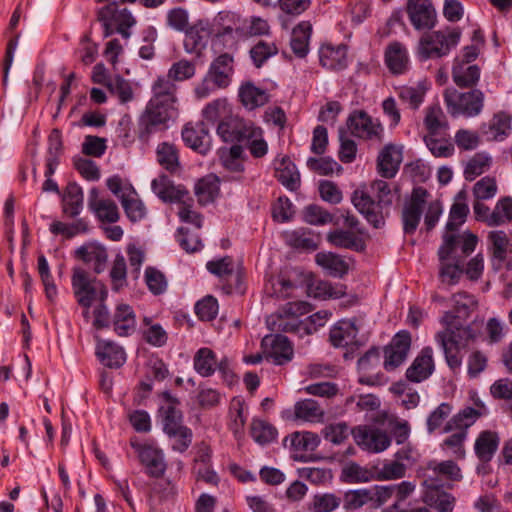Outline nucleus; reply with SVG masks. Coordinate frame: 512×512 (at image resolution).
I'll list each match as a JSON object with an SVG mask.
<instances>
[{
	"label": "nucleus",
	"mask_w": 512,
	"mask_h": 512,
	"mask_svg": "<svg viewBox=\"0 0 512 512\" xmlns=\"http://www.w3.org/2000/svg\"><path fill=\"white\" fill-rule=\"evenodd\" d=\"M371 188L376 200L364 190L358 189L352 194V203L374 228H381L385 224L394 195L389 184L383 180L374 181Z\"/></svg>",
	"instance_id": "1"
},
{
	"label": "nucleus",
	"mask_w": 512,
	"mask_h": 512,
	"mask_svg": "<svg viewBox=\"0 0 512 512\" xmlns=\"http://www.w3.org/2000/svg\"><path fill=\"white\" fill-rule=\"evenodd\" d=\"M462 36L458 27L446 26L439 30L426 31L416 47V54L422 61L447 56L460 42Z\"/></svg>",
	"instance_id": "2"
},
{
	"label": "nucleus",
	"mask_w": 512,
	"mask_h": 512,
	"mask_svg": "<svg viewBox=\"0 0 512 512\" xmlns=\"http://www.w3.org/2000/svg\"><path fill=\"white\" fill-rule=\"evenodd\" d=\"M350 134L370 145L379 146L384 142L385 129L378 118H374L364 110H354L346 120Z\"/></svg>",
	"instance_id": "3"
},
{
	"label": "nucleus",
	"mask_w": 512,
	"mask_h": 512,
	"mask_svg": "<svg viewBox=\"0 0 512 512\" xmlns=\"http://www.w3.org/2000/svg\"><path fill=\"white\" fill-rule=\"evenodd\" d=\"M71 284L76 301L83 308L90 309L98 295L102 302L107 298L106 286L82 268L73 269Z\"/></svg>",
	"instance_id": "4"
},
{
	"label": "nucleus",
	"mask_w": 512,
	"mask_h": 512,
	"mask_svg": "<svg viewBox=\"0 0 512 512\" xmlns=\"http://www.w3.org/2000/svg\"><path fill=\"white\" fill-rule=\"evenodd\" d=\"M443 97L447 110L452 116H477L484 105V94L478 89L462 93L451 87L444 91Z\"/></svg>",
	"instance_id": "5"
},
{
	"label": "nucleus",
	"mask_w": 512,
	"mask_h": 512,
	"mask_svg": "<svg viewBox=\"0 0 512 512\" xmlns=\"http://www.w3.org/2000/svg\"><path fill=\"white\" fill-rule=\"evenodd\" d=\"M176 117L175 105L149 100L140 118L142 137L148 138L153 133L166 130L169 127V122Z\"/></svg>",
	"instance_id": "6"
},
{
	"label": "nucleus",
	"mask_w": 512,
	"mask_h": 512,
	"mask_svg": "<svg viewBox=\"0 0 512 512\" xmlns=\"http://www.w3.org/2000/svg\"><path fill=\"white\" fill-rule=\"evenodd\" d=\"M440 322L443 329L435 334L436 343L444 340L448 344L467 349L477 338L475 330L469 325H463L461 321H455L452 313H444Z\"/></svg>",
	"instance_id": "7"
},
{
	"label": "nucleus",
	"mask_w": 512,
	"mask_h": 512,
	"mask_svg": "<svg viewBox=\"0 0 512 512\" xmlns=\"http://www.w3.org/2000/svg\"><path fill=\"white\" fill-rule=\"evenodd\" d=\"M478 238L470 232L463 234L446 231L443 236V244L439 248L440 261L458 259L463 260L476 248Z\"/></svg>",
	"instance_id": "8"
},
{
	"label": "nucleus",
	"mask_w": 512,
	"mask_h": 512,
	"mask_svg": "<svg viewBox=\"0 0 512 512\" xmlns=\"http://www.w3.org/2000/svg\"><path fill=\"white\" fill-rule=\"evenodd\" d=\"M405 11L417 31L433 30L437 24V11L432 0H407Z\"/></svg>",
	"instance_id": "9"
},
{
	"label": "nucleus",
	"mask_w": 512,
	"mask_h": 512,
	"mask_svg": "<svg viewBox=\"0 0 512 512\" xmlns=\"http://www.w3.org/2000/svg\"><path fill=\"white\" fill-rule=\"evenodd\" d=\"M130 445L137 453L142 465L145 466L147 474L156 478L164 474L166 464L160 449L149 443H141L137 439H131Z\"/></svg>",
	"instance_id": "10"
},
{
	"label": "nucleus",
	"mask_w": 512,
	"mask_h": 512,
	"mask_svg": "<svg viewBox=\"0 0 512 512\" xmlns=\"http://www.w3.org/2000/svg\"><path fill=\"white\" fill-rule=\"evenodd\" d=\"M428 192L422 187L414 188L410 200L402 211L403 229L407 234H412L418 227Z\"/></svg>",
	"instance_id": "11"
},
{
	"label": "nucleus",
	"mask_w": 512,
	"mask_h": 512,
	"mask_svg": "<svg viewBox=\"0 0 512 512\" xmlns=\"http://www.w3.org/2000/svg\"><path fill=\"white\" fill-rule=\"evenodd\" d=\"M410 347V333L405 330L398 332L384 349V368L393 370L400 366L407 359Z\"/></svg>",
	"instance_id": "12"
},
{
	"label": "nucleus",
	"mask_w": 512,
	"mask_h": 512,
	"mask_svg": "<svg viewBox=\"0 0 512 512\" xmlns=\"http://www.w3.org/2000/svg\"><path fill=\"white\" fill-rule=\"evenodd\" d=\"M461 478V469L454 461H430L425 470L424 485L434 489L441 486L438 480L459 481Z\"/></svg>",
	"instance_id": "13"
},
{
	"label": "nucleus",
	"mask_w": 512,
	"mask_h": 512,
	"mask_svg": "<svg viewBox=\"0 0 512 512\" xmlns=\"http://www.w3.org/2000/svg\"><path fill=\"white\" fill-rule=\"evenodd\" d=\"M356 443L364 450L379 453L386 450L391 443L388 434L378 428L360 426L353 430Z\"/></svg>",
	"instance_id": "14"
},
{
	"label": "nucleus",
	"mask_w": 512,
	"mask_h": 512,
	"mask_svg": "<svg viewBox=\"0 0 512 512\" xmlns=\"http://www.w3.org/2000/svg\"><path fill=\"white\" fill-rule=\"evenodd\" d=\"M88 208L103 223H115L120 218V212L115 201L101 196L97 188H92L89 191Z\"/></svg>",
	"instance_id": "15"
},
{
	"label": "nucleus",
	"mask_w": 512,
	"mask_h": 512,
	"mask_svg": "<svg viewBox=\"0 0 512 512\" xmlns=\"http://www.w3.org/2000/svg\"><path fill=\"white\" fill-rule=\"evenodd\" d=\"M261 348L264 356L278 365L290 361L293 356V348L287 337L283 335L265 336L262 339Z\"/></svg>",
	"instance_id": "16"
},
{
	"label": "nucleus",
	"mask_w": 512,
	"mask_h": 512,
	"mask_svg": "<svg viewBox=\"0 0 512 512\" xmlns=\"http://www.w3.org/2000/svg\"><path fill=\"white\" fill-rule=\"evenodd\" d=\"M434 370L433 349L427 346L420 351L406 370V377L411 382L420 383L429 378Z\"/></svg>",
	"instance_id": "17"
},
{
	"label": "nucleus",
	"mask_w": 512,
	"mask_h": 512,
	"mask_svg": "<svg viewBox=\"0 0 512 512\" xmlns=\"http://www.w3.org/2000/svg\"><path fill=\"white\" fill-rule=\"evenodd\" d=\"M75 255L83 262L90 264L96 274H101L105 271L108 262L107 249L96 242H88L80 246Z\"/></svg>",
	"instance_id": "18"
},
{
	"label": "nucleus",
	"mask_w": 512,
	"mask_h": 512,
	"mask_svg": "<svg viewBox=\"0 0 512 512\" xmlns=\"http://www.w3.org/2000/svg\"><path fill=\"white\" fill-rule=\"evenodd\" d=\"M402 162V148L394 144L385 145L377 157L379 174L384 178H393Z\"/></svg>",
	"instance_id": "19"
},
{
	"label": "nucleus",
	"mask_w": 512,
	"mask_h": 512,
	"mask_svg": "<svg viewBox=\"0 0 512 512\" xmlns=\"http://www.w3.org/2000/svg\"><path fill=\"white\" fill-rule=\"evenodd\" d=\"M385 64L389 71L394 75H401L409 69V54L406 46L399 42L393 41L388 44L384 53Z\"/></svg>",
	"instance_id": "20"
},
{
	"label": "nucleus",
	"mask_w": 512,
	"mask_h": 512,
	"mask_svg": "<svg viewBox=\"0 0 512 512\" xmlns=\"http://www.w3.org/2000/svg\"><path fill=\"white\" fill-rule=\"evenodd\" d=\"M380 364V352L377 348L369 349L359 360V382L365 385H377L381 383V375L375 372Z\"/></svg>",
	"instance_id": "21"
},
{
	"label": "nucleus",
	"mask_w": 512,
	"mask_h": 512,
	"mask_svg": "<svg viewBox=\"0 0 512 512\" xmlns=\"http://www.w3.org/2000/svg\"><path fill=\"white\" fill-rule=\"evenodd\" d=\"M233 72V56L228 53H223L212 61L207 74L212 77L219 88H226L231 83Z\"/></svg>",
	"instance_id": "22"
},
{
	"label": "nucleus",
	"mask_w": 512,
	"mask_h": 512,
	"mask_svg": "<svg viewBox=\"0 0 512 512\" xmlns=\"http://www.w3.org/2000/svg\"><path fill=\"white\" fill-rule=\"evenodd\" d=\"M319 60L322 67L326 69L341 71L348 66L347 47L324 44L319 49Z\"/></svg>",
	"instance_id": "23"
},
{
	"label": "nucleus",
	"mask_w": 512,
	"mask_h": 512,
	"mask_svg": "<svg viewBox=\"0 0 512 512\" xmlns=\"http://www.w3.org/2000/svg\"><path fill=\"white\" fill-rule=\"evenodd\" d=\"M182 139L187 146L202 154L209 149V134L203 122L186 124L182 130Z\"/></svg>",
	"instance_id": "24"
},
{
	"label": "nucleus",
	"mask_w": 512,
	"mask_h": 512,
	"mask_svg": "<svg viewBox=\"0 0 512 512\" xmlns=\"http://www.w3.org/2000/svg\"><path fill=\"white\" fill-rule=\"evenodd\" d=\"M295 287L290 273L280 271L267 279L264 285V293L269 297L285 299L292 296Z\"/></svg>",
	"instance_id": "25"
},
{
	"label": "nucleus",
	"mask_w": 512,
	"mask_h": 512,
	"mask_svg": "<svg viewBox=\"0 0 512 512\" xmlns=\"http://www.w3.org/2000/svg\"><path fill=\"white\" fill-rule=\"evenodd\" d=\"M96 355L103 365L110 368H119L126 361L123 348L112 341L98 340Z\"/></svg>",
	"instance_id": "26"
},
{
	"label": "nucleus",
	"mask_w": 512,
	"mask_h": 512,
	"mask_svg": "<svg viewBox=\"0 0 512 512\" xmlns=\"http://www.w3.org/2000/svg\"><path fill=\"white\" fill-rule=\"evenodd\" d=\"M162 416L163 430L169 434L182 433L186 441L189 438V428L182 425V414L176 408L174 402H169L166 406H162L159 410Z\"/></svg>",
	"instance_id": "27"
},
{
	"label": "nucleus",
	"mask_w": 512,
	"mask_h": 512,
	"mask_svg": "<svg viewBox=\"0 0 512 512\" xmlns=\"http://www.w3.org/2000/svg\"><path fill=\"white\" fill-rule=\"evenodd\" d=\"M358 328L352 320H341L330 330L329 339L334 347H346L356 343Z\"/></svg>",
	"instance_id": "28"
},
{
	"label": "nucleus",
	"mask_w": 512,
	"mask_h": 512,
	"mask_svg": "<svg viewBox=\"0 0 512 512\" xmlns=\"http://www.w3.org/2000/svg\"><path fill=\"white\" fill-rule=\"evenodd\" d=\"M114 330L119 336H129L136 329V316L131 306L120 303L113 315Z\"/></svg>",
	"instance_id": "29"
},
{
	"label": "nucleus",
	"mask_w": 512,
	"mask_h": 512,
	"mask_svg": "<svg viewBox=\"0 0 512 512\" xmlns=\"http://www.w3.org/2000/svg\"><path fill=\"white\" fill-rule=\"evenodd\" d=\"M239 98L242 105L248 110L262 107L270 100L267 90L257 87L252 82H245L240 86Z\"/></svg>",
	"instance_id": "30"
},
{
	"label": "nucleus",
	"mask_w": 512,
	"mask_h": 512,
	"mask_svg": "<svg viewBox=\"0 0 512 512\" xmlns=\"http://www.w3.org/2000/svg\"><path fill=\"white\" fill-rule=\"evenodd\" d=\"M499 443L500 437L497 432L491 430L480 432L474 444L476 456L482 462L490 461L496 453Z\"/></svg>",
	"instance_id": "31"
},
{
	"label": "nucleus",
	"mask_w": 512,
	"mask_h": 512,
	"mask_svg": "<svg viewBox=\"0 0 512 512\" xmlns=\"http://www.w3.org/2000/svg\"><path fill=\"white\" fill-rule=\"evenodd\" d=\"M428 89L426 81H419L415 85L400 86L397 88V95L410 109L417 110L423 104Z\"/></svg>",
	"instance_id": "32"
},
{
	"label": "nucleus",
	"mask_w": 512,
	"mask_h": 512,
	"mask_svg": "<svg viewBox=\"0 0 512 512\" xmlns=\"http://www.w3.org/2000/svg\"><path fill=\"white\" fill-rule=\"evenodd\" d=\"M311 34L312 24L309 21H301L293 28L290 45L297 57L303 58L307 55Z\"/></svg>",
	"instance_id": "33"
},
{
	"label": "nucleus",
	"mask_w": 512,
	"mask_h": 512,
	"mask_svg": "<svg viewBox=\"0 0 512 512\" xmlns=\"http://www.w3.org/2000/svg\"><path fill=\"white\" fill-rule=\"evenodd\" d=\"M315 262L329 275L337 278H342L349 270L348 263L341 256L332 252L317 253Z\"/></svg>",
	"instance_id": "34"
},
{
	"label": "nucleus",
	"mask_w": 512,
	"mask_h": 512,
	"mask_svg": "<svg viewBox=\"0 0 512 512\" xmlns=\"http://www.w3.org/2000/svg\"><path fill=\"white\" fill-rule=\"evenodd\" d=\"M275 176L278 181L291 191L300 187V174L296 165L289 158H282L276 163Z\"/></svg>",
	"instance_id": "35"
},
{
	"label": "nucleus",
	"mask_w": 512,
	"mask_h": 512,
	"mask_svg": "<svg viewBox=\"0 0 512 512\" xmlns=\"http://www.w3.org/2000/svg\"><path fill=\"white\" fill-rule=\"evenodd\" d=\"M452 78L454 83L461 88L473 87L480 78V68L475 64L453 63Z\"/></svg>",
	"instance_id": "36"
},
{
	"label": "nucleus",
	"mask_w": 512,
	"mask_h": 512,
	"mask_svg": "<svg viewBox=\"0 0 512 512\" xmlns=\"http://www.w3.org/2000/svg\"><path fill=\"white\" fill-rule=\"evenodd\" d=\"M83 190L77 183H69L66 187L62 210L70 218L78 216L83 209Z\"/></svg>",
	"instance_id": "37"
},
{
	"label": "nucleus",
	"mask_w": 512,
	"mask_h": 512,
	"mask_svg": "<svg viewBox=\"0 0 512 512\" xmlns=\"http://www.w3.org/2000/svg\"><path fill=\"white\" fill-rule=\"evenodd\" d=\"M286 243L296 249L314 251L318 248L320 238L312 231L300 228L285 234Z\"/></svg>",
	"instance_id": "38"
},
{
	"label": "nucleus",
	"mask_w": 512,
	"mask_h": 512,
	"mask_svg": "<svg viewBox=\"0 0 512 512\" xmlns=\"http://www.w3.org/2000/svg\"><path fill=\"white\" fill-rule=\"evenodd\" d=\"M424 126L427 135L438 136L448 129V121L439 104H433L426 108Z\"/></svg>",
	"instance_id": "39"
},
{
	"label": "nucleus",
	"mask_w": 512,
	"mask_h": 512,
	"mask_svg": "<svg viewBox=\"0 0 512 512\" xmlns=\"http://www.w3.org/2000/svg\"><path fill=\"white\" fill-rule=\"evenodd\" d=\"M176 91L177 87L168 75L159 76L152 85L153 96L150 101L176 105Z\"/></svg>",
	"instance_id": "40"
},
{
	"label": "nucleus",
	"mask_w": 512,
	"mask_h": 512,
	"mask_svg": "<svg viewBox=\"0 0 512 512\" xmlns=\"http://www.w3.org/2000/svg\"><path fill=\"white\" fill-rule=\"evenodd\" d=\"M449 301L452 309L445 313H452L455 321H462L468 318L477 305L474 297L465 292L453 294Z\"/></svg>",
	"instance_id": "41"
},
{
	"label": "nucleus",
	"mask_w": 512,
	"mask_h": 512,
	"mask_svg": "<svg viewBox=\"0 0 512 512\" xmlns=\"http://www.w3.org/2000/svg\"><path fill=\"white\" fill-rule=\"evenodd\" d=\"M250 435L259 445H267L277 439L278 431L270 422L253 418L250 424Z\"/></svg>",
	"instance_id": "42"
},
{
	"label": "nucleus",
	"mask_w": 512,
	"mask_h": 512,
	"mask_svg": "<svg viewBox=\"0 0 512 512\" xmlns=\"http://www.w3.org/2000/svg\"><path fill=\"white\" fill-rule=\"evenodd\" d=\"M270 26L268 21L257 16H253L249 20V26L246 29L245 27H231L227 26L223 28V31L219 34V37H225L227 35H232L235 33L237 36L242 37L246 35L256 36V35H266L269 33Z\"/></svg>",
	"instance_id": "43"
},
{
	"label": "nucleus",
	"mask_w": 512,
	"mask_h": 512,
	"mask_svg": "<svg viewBox=\"0 0 512 512\" xmlns=\"http://www.w3.org/2000/svg\"><path fill=\"white\" fill-rule=\"evenodd\" d=\"M294 415L296 419L314 423L323 420L324 411L315 400L305 399L295 403Z\"/></svg>",
	"instance_id": "44"
},
{
	"label": "nucleus",
	"mask_w": 512,
	"mask_h": 512,
	"mask_svg": "<svg viewBox=\"0 0 512 512\" xmlns=\"http://www.w3.org/2000/svg\"><path fill=\"white\" fill-rule=\"evenodd\" d=\"M216 364V355L210 348H200L194 355V369L202 377L213 375L216 371Z\"/></svg>",
	"instance_id": "45"
},
{
	"label": "nucleus",
	"mask_w": 512,
	"mask_h": 512,
	"mask_svg": "<svg viewBox=\"0 0 512 512\" xmlns=\"http://www.w3.org/2000/svg\"><path fill=\"white\" fill-rule=\"evenodd\" d=\"M327 241L338 248L359 250L361 239L351 230L335 229L327 234Z\"/></svg>",
	"instance_id": "46"
},
{
	"label": "nucleus",
	"mask_w": 512,
	"mask_h": 512,
	"mask_svg": "<svg viewBox=\"0 0 512 512\" xmlns=\"http://www.w3.org/2000/svg\"><path fill=\"white\" fill-rule=\"evenodd\" d=\"M491 164L492 157L489 154L485 152L476 153L465 165L464 178L467 181H473L478 176L487 172L490 169Z\"/></svg>",
	"instance_id": "47"
},
{
	"label": "nucleus",
	"mask_w": 512,
	"mask_h": 512,
	"mask_svg": "<svg viewBox=\"0 0 512 512\" xmlns=\"http://www.w3.org/2000/svg\"><path fill=\"white\" fill-rule=\"evenodd\" d=\"M232 112V107L227 99L219 98L208 103L204 107L202 115L205 120L212 123L218 122L219 124L226 120Z\"/></svg>",
	"instance_id": "48"
},
{
	"label": "nucleus",
	"mask_w": 512,
	"mask_h": 512,
	"mask_svg": "<svg viewBox=\"0 0 512 512\" xmlns=\"http://www.w3.org/2000/svg\"><path fill=\"white\" fill-rule=\"evenodd\" d=\"M158 163L169 172H175L179 168V155L176 146L169 142L158 144L156 149Z\"/></svg>",
	"instance_id": "49"
},
{
	"label": "nucleus",
	"mask_w": 512,
	"mask_h": 512,
	"mask_svg": "<svg viewBox=\"0 0 512 512\" xmlns=\"http://www.w3.org/2000/svg\"><path fill=\"white\" fill-rule=\"evenodd\" d=\"M469 207L465 202L462 193H459L449 212V219L446 224V231L455 232L466 221Z\"/></svg>",
	"instance_id": "50"
},
{
	"label": "nucleus",
	"mask_w": 512,
	"mask_h": 512,
	"mask_svg": "<svg viewBox=\"0 0 512 512\" xmlns=\"http://www.w3.org/2000/svg\"><path fill=\"white\" fill-rule=\"evenodd\" d=\"M111 288L115 292H119L128 285L127 282V264L125 257L118 253L109 271Z\"/></svg>",
	"instance_id": "51"
},
{
	"label": "nucleus",
	"mask_w": 512,
	"mask_h": 512,
	"mask_svg": "<svg viewBox=\"0 0 512 512\" xmlns=\"http://www.w3.org/2000/svg\"><path fill=\"white\" fill-rule=\"evenodd\" d=\"M195 193L201 204L212 202L219 193V181L215 175H207L195 186Z\"/></svg>",
	"instance_id": "52"
},
{
	"label": "nucleus",
	"mask_w": 512,
	"mask_h": 512,
	"mask_svg": "<svg viewBox=\"0 0 512 512\" xmlns=\"http://www.w3.org/2000/svg\"><path fill=\"white\" fill-rule=\"evenodd\" d=\"M487 241L493 257L503 261L507 256L510 245L507 233L503 230L490 231L487 236Z\"/></svg>",
	"instance_id": "53"
},
{
	"label": "nucleus",
	"mask_w": 512,
	"mask_h": 512,
	"mask_svg": "<svg viewBox=\"0 0 512 512\" xmlns=\"http://www.w3.org/2000/svg\"><path fill=\"white\" fill-rule=\"evenodd\" d=\"M289 439L291 446L300 452L314 451L320 444L319 436L309 431L294 432Z\"/></svg>",
	"instance_id": "54"
},
{
	"label": "nucleus",
	"mask_w": 512,
	"mask_h": 512,
	"mask_svg": "<svg viewBox=\"0 0 512 512\" xmlns=\"http://www.w3.org/2000/svg\"><path fill=\"white\" fill-rule=\"evenodd\" d=\"M126 216L132 222L143 220L147 216V208L143 201L139 198L137 191L132 193L121 202Z\"/></svg>",
	"instance_id": "55"
},
{
	"label": "nucleus",
	"mask_w": 512,
	"mask_h": 512,
	"mask_svg": "<svg viewBox=\"0 0 512 512\" xmlns=\"http://www.w3.org/2000/svg\"><path fill=\"white\" fill-rule=\"evenodd\" d=\"M88 231V223L84 219H78L75 222L68 224L61 221H54L50 225V232L55 235H62L66 239L73 238L74 236Z\"/></svg>",
	"instance_id": "56"
},
{
	"label": "nucleus",
	"mask_w": 512,
	"mask_h": 512,
	"mask_svg": "<svg viewBox=\"0 0 512 512\" xmlns=\"http://www.w3.org/2000/svg\"><path fill=\"white\" fill-rule=\"evenodd\" d=\"M341 504V498L333 493L315 494L309 503L311 512H332Z\"/></svg>",
	"instance_id": "57"
},
{
	"label": "nucleus",
	"mask_w": 512,
	"mask_h": 512,
	"mask_svg": "<svg viewBox=\"0 0 512 512\" xmlns=\"http://www.w3.org/2000/svg\"><path fill=\"white\" fill-rule=\"evenodd\" d=\"M208 33L204 29L191 28L184 38V49L187 53L200 55L207 43Z\"/></svg>",
	"instance_id": "58"
},
{
	"label": "nucleus",
	"mask_w": 512,
	"mask_h": 512,
	"mask_svg": "<svg viewBox=\"0 0 512 512\" xmlns=\"http://www.w3.org/2000/svg\"><path fill=\"white\" fill-rule=\"evenodd\" d=\"M277 53V45L274 42L264 40L258 41L250 49V57L257 68H260L269 58L275 56Z\"/></svg>",
	"instance_id": "59"
},
{
	"label": "nucleus",
	"mask_w": 512,
	"mask_h": 512,
	"mask_svg": "<svg viewBox=\"0 0 512 512\" xmlns=\"http://www.w3.org/2000/svg\"><path fill=\"white\" fill-rule=\"evenodd\" d=\"M242 117L238 114H234L233 112L228 116L226 120L222 123H219L217 126L218 135L225 142H236L237 135L240 133V125H241Z\"/></svg>",
	"instance_id": "60"
},
{
	"label": "nucleus",
	"mask_w": 512,
	"mask_h": 512,
	"mask_svg": "<svg viewBox=\"0 0 512 512\" xmlns=\"http://www.w3.org/2000/svg\"><path fill=\"white\" fill-rule=\"evenodd\" d=\"M245 403L240 398H233L230 404V424L229 427L235 436H239L243 432L246 423L244 414Z\"/></svg>",
	"instance_id": "61"
},
{
	"label": "nucleus",
	"mask_w": 512,
	"mask_h": 512,
	"mask_svg": "<svg viewBox=\"0 0 512 512\" xmlns=\"http://www.w3.org/2000/svg\"><path fill=\"white\" fill-rule=\"evenodd\" d=\"M344 481L348 483L369 482L375 479L373 471L368 470L356 463H349L342 469Z\"/></svg>",
	"instance_id": "62"
},
{
	"label": "nucleus",
	"mask_w": 512,
	"mask_h": 512,
	"mask_svg": "<svg viewBox=\"0 0 512 512\" xmlns=\"http://www.w3.org/2000/svg\"><path fill=\"white\" fill-rule=\"evenodd\" d=\"M144 276L146 285L152 294L160 295L166 291L167 279L160 270L154 267H147Z\"/></svg>",
	"instance_id": "63"
},
{
	"label": "nucleus",
	"mask_w": 512,
	"mask_h": 512,
	"mask_svg": "<svg viewBox=\"0 0 512 512\" xmlns=\"http://www.w3.org/2000/svg\"><path fill=\"white\" fill-rule=\"evenodd\" d=\"M461 261L458 259L441 261L440 278L443 283L453 285L459 281L463 273L460 266Z\"/></svg>",
	"instance_id": "64"
}]
</instances>
